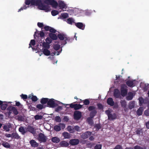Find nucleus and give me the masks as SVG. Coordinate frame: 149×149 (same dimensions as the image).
I'll list each match as a JSON object with an SVG mask.
<instances>
[{
  "instance_id": "obj_1",
  "label": "nucleus",
  "mask_w": 149,
  "mask_h": 149,
  "mask_svg": "<svg viewBox=\"0 0 149 149\" xmlns=\"http://www.w3.org/2000/svg\"><path fill=\"white\" fill-rule=\"evenodd\" d=\"M43 1L41 0H26L25 3L28 6L24 5L19 9L18 12H20L23 10H26L29 7V5L31 4L30 6H37L38 8L44 10L46 12L50 11V8L48 6H44L43 4Z\"/></svg>"
},
{
  "instance_id": "obj_2",
  "label": "nucleus",
  "mask_w": 149,
  "mask_h": 149,
  "mask_svg": "<svg viewBox=\"0 0 149 149\" xmlns=\"http://www.w3.org/2000/svg\"><path fill=\"white\" fill-rule=\"evenodd\" d=\"M42 51L43 54L47 56L50 55V56L48 57V58L50 60H52L54 58V56L55 55H58L61 52V51L57 52V53L56 52L55 53H50V51L48 50L50 47V45L48 44L46 42H44L42 43ZM62 50H61V51Z\"/></svg>"
},
{
  "instance_id": "obj_3",
  "label": "nucleus",
  "mask_w": 149,
  "mask_h": 149,
  "mask_svg": "<svg viewBox=\"0 0 149 149\" xmlns=\"http://www.w3.org/2000/svg\"><path fill=\"white\" fill-rule=\"evenodd\" d=\"M60 103L59 101L54 99H49L47 105L49 107L53 108L58 105Z\"/></svg>"
},
{
  "instance_id": "obj_4",
  "label": "nucleus",
  "mask_w": 149,
  "mask_h": 149,
  "mask_svg": "<svg viewBox=\"0 0 149 149\" xmlns=\"http://www.w3.org/2000/svg\"><path fill=\"white\" fill-rule=\"evenodd\" d=\"M44 2L47 4L51 5L54 8H56L58 6L57 2L54 0H45Z\"/></svg>"
},
{
  "instance_id": "obj_5",
  "label": "nucleus",
  "mask_w": 149,
  "mask_h": 149,
  "mask_svg": "<svg viewBox=\"0 0 149 149\" xmlns=\"http://www.w3.org/2000/svg\"><path fill=\"white\" fill-rule=\"evenodd\" d=\"M112 111L111 110H108L106 111L105 112L107 115L108 119L110 120H112L116 118V116L115 113L112 114L111 113Z\"/></svg>"
},
{
  "instance_id": "obj_6",
  "label": "nucleus",
  "mask_w": 149,
  "mask_h": 149,
  "mask_svg": "<svg viewBox=\"0 0 149 149\" xmlns=\"http://www.w3.org/2000/svg\"><path fill=\"white\" fill-rule=\"evenodd\" d=\"M37 139L39 140L41 142H45L47 139V138L46 136H45L42 133H40L38 135V136L37 137H36Z\"/></svg>"
},
{
  "instance_id": "obj_7",
  "label": "nucleus",
  "mask_w": 149,
  "mask_h": 149,
  "mask_svg": "<svg viewBox=\"0 0 149 149\" xmlns=\"http://www.w3.org/2000/svg\"><path fill=\"white\" fill-rule=\"evenodd\" d=\"M58 37L59 39L61 40L64 41L63 43L62 44L65 45L66 43V41L68 39V38L67 37V36L65 34H60L58 35Z\"/></svg>"
},
{
  "instance_id": "obj_8",
  "label": "nucleus",
  "mask_w": 149,
  "mask_h": 149,
  "mask_svg": "<svg viewBox=\"0 0 149 149\" xmlns=\"http://www.w3.org/2000/svg\"><path fill=\"white\" fill-rule=\"evenodd\" d=\"M57 3V6L58 5V6L60 7V9H66L67 7V4L64 1L61 0H59L58 1V3Z\"/></svg>"
},
{
  "instance_id": "obj_9",
  "label": "nucleus",
  "mask_w": 149,
  "mask_h": 149,
  "mask_svg": "<svg viewBox=\"0 0 149 149\" xmlns=\"http://www.w3.org/2000/svg\"><path fill=\"white\" fill-rule=\"evenodd\" d=\"M127 86L126 85H123L121 86V93L123 96H125L127 93Z\"/></svg>"
},
{
  "instance_id": "obj_10",
  "label": "nucleus",
  "mask_w": 149,
  "mask_h": 149,
  "mask_svg": "<svg viewBox=\"0 0 149 149\" xmlns=\"http://www.w3.org/2000/svg\"><path fill=\"white\" fill-rule=\"evenodd\" d=\"M82 116L81 112L76 111L74 113V119L78 120L81 118Z\"/></svg>"
},
{
  "instance_id": "obj_11",
  "label": "nucleus",
  "mask_w": 149,
  "mask_h": 149,
  "mask_svg": "<svg viewBox=\"0 0 149 149\" xmlns=\"http://www.w3.org/2000/svg\"><path fill=\"white\" fill-rule=\"evenodd\" d=\"M35 40H31L29 44V48L31 47L33 50L36 49V50H37L38 51H39V48L38 47H36V48L35 47H34V45H35ZM40 50H41V49H40Z\"/></svg>"
},
{
  "instance_id": "obj_12",
  "label": "nucleus",
  "mask_w": 149,
  "mask_h": 149,
  "mask_svg": "<svg viewBox=\"0 0 149 149\" xmlns=\"http://www.w3.org/2000/svg\"><path fill=\"white\" fill-rule=\"evenodd\" d=\"M12 112H13L15 115H17L18 113L17 109L15 107H13L11 108L10 111L8 113V115L9 116H10Z\"/></svg>"
},
{
  "instance_id": "obj_13",
  "label": "nucleus",
  "mask_w": 149,
  "mask_h": 149,
  "mask_svg": "<svg viewBox=\"0 0 149 149\" xmlns=\"http://www.w3.org/2000/svg\"><path fill=\"white\" fill-rule=\"evenodd\" d=\"M75 26L78 28L83 30L84 29L85 25L81 22L75 23Z\"/></svg>"
},
{
  "instance_id": "obj_14",
  "label": "nucleus",
  "mask_w": 149,
  "mask_h": 149,
  "mask_svg": "<svg viewBox=\"0 0 149 149\" xmlns=\"http://www.w3.org/2000/svg\"><path fill=\"white\" fill-rule=\"evenodd\" d=\"M91 132H86L85 133H83L81 135V137L83 139H86L91 134Z\"/></svg>"
},
{
  "instance_id": "obj_15",
  "label": "nucleus",
  "mask_w": 149,
  "mask_h": 149,
  "mask_svg": "<svg viewBox=\"0 0 149 149\" xmlns=\"http://www.w3.org/2000/svg\"><path fill=\"white\" fill-rule=\"evenodd\" d=\"M79 142V140L78 139H72L70 140L69 143L72 145H75L78 144Z\"/></svg>"
},
{
  "instance_id": "obj_16",
  "label": "nucleus",
  "mask_w": 149,
  "mask_h": 149,
  "mask_svg": "<svg viewBox=\"0 0 149 149\" xmlns=\"http://www.w3.org/2000/svg\"><path fill=\"white\" fill-rule=\"evenodd\" d=\"M135 80L133 81H128L126 82L127 85L129 87H133L135 86Z\"/></svg>"
},
{
  "instance_id": "obj_17",
  "label": "nucleus",
  "mask_w": 149,
  "mask_h": 149,
  "mask_svg": "<svg viewBox=\"0 0 149 149\" xmlns=\"http://www.w3.org/2000/svg\"><path fill=\"white\" fill-rule=\"evenodd\" d=\"M31 146L34 147H36L38 146V144L34 140H32L29 142Z\"/></svg>"
},
{
  "instance_id": "obj_18",
  "label": "nucleus",
  "mask_w": 149,
  "mask_h": 149,
  "mask_svg": "<svg viewBox=\"0 0 149 149\" xmlns=\"http://www.w3.org/2000/svg\"><path fill=\"white\" fill-rule=\"evenodd\" d=\"M121 106L124 109V110L125 111L127 110L126 109V103L125 101L124 100H122L120 102Z\"/></svg>"
},
{
  "instance_id": "obj_19",
  "label": "nucleus",
  "mask_w": 149,
  "mask_h": 149,
  "mask_svg": "<svg viewBox=\"0 0 149 149\" xmlns=\"http://www.w3.org/2000/svg\"><path fill=\"white\" fill-rule=\"evenodd\" d=\"M62 135L65 139H69L71 138V134L66 132H64L62 133Z\"/></svg>"
},
{
  "instance_id": "obj_20",
  "label": "nucleus",
  "mask_w": 149,
  "mask_h": 149,
  "mask_svg": "<svg viewBox=\"0 0 149 149\" xmlns=\"http://www.w3.org/2000/svg\"><path fill=\"white\" fill-rule=\"evenodd\" d=\"M69 16V15L68 13H62L61 14V15L58 18V19H63L66 18Z\"/></svg>"
},
{
  "instance_id": "obj_21",
  "label": "nucleus",
  "mask_w": 149,
  "mask_h": 149,
  "mask_svg": "<svg viewBox=\"0 0 149 149\" xmlns=\"http://www.w3.org/2000/svg\"><path fill=\"white\" fill-rule=\"evenodd\" d=\"M74 20L72 18H69L66 21V22L68 24L72 25L75 23Z\"/></svg>"
},
{
  "instance_id": "obj_22",
  "label": "nucleus",
  "mask_w": 149,
  "mask_h": 149,
  "mask_svg": "<svg viewBox=\"0 0 149 149\" xmlns=\"http://www.w3.org/2000/svg\"><path fill=\"white\" fill-rule=\"evenodd\" d=\"M67 130L70 133H74L75 132L74 127L72 126H69L67 127Z\"/></svg>"
},
{
  "instance_id": "obj_23",
  "label": "nucleus",
  "mask_w": 149,
  "mask_h": 149,
  "mask_svg": "<svg viewBox=\"0 0 149 149\" xmlns=\"http://www.w3.org/2000/svg\"><path fill=\"white\" fill-rule=\"evenodd\" d=\"M134 95L133 93L132 92H129L128 93L127 97H126V99L127 100H131L132 99Z\"/></svg>"
},
{
  "instance_id": "obj_24",
  "label": "nucleus",
  "mask_w": 149,
  "mask_h": 149,
  "mask_svg": "<svg viewBox=\"0 0 149 149\" xmlns=\"http://www.w3.org/2000/svg\"><path fill=\"white\" fill-rule=\"evenodd\" d=\"M107 102L108 104L111 106H113L114 104V102L111 98H109L107 99Z\"/></svg>"
},
{
  "instance_id": "obj_25",
  "label": "nucleus",
  "mask_w": 149,
  "mask_h": 149,
  "mask_svg": "<svg viewBox=\"0 0 149 149\" xmlns=\"http://www.w3.org/2000/svg\"><path fill=\"white\" fill-rule=\"evenodd\" d=\"M29 98L31 99L33 101H36L38 100L37 97L33 95L32 93L31 95H29Z\"/></svg>"
},
{
  "instance_id": "obj_26",
  "label": "nucleus",
  "mask_w": 149,
  "mask_h": 149,
  "mask_svg": "<svg viewBox=\"0 0 149 149\" xmlns=\"http://www.w3.org/2000/svg\"><path fill=\"white\" fill-rule=\"evenodd\" d=\"M120 95V93L119 90L117 89L115 90L114 93V96L117 98H118L119 97Z\"/></svg>"
},
{
  "instance_id": "obj_27",
  "label": "nucleus",
  "mask_w": 149,
  "mask_h": 149,
  "mask_svg": "<svg viewBox=\"0 0 149 149\" xmlns=\"http://www.w3.org/2000/svg\"><path fill=\"white\" fill-rule=\"evenodd\" d=\"M60 145L62 147H66L69 146V143L65 141H63L60 143Z\"/></svg>"
},
{
  "instance_id": "obj_28",
  "label": "nucleus",
  "mask_w": 149,
  "mask_h": 149,
  "mask_svg": "<svg viewBox=\"0 0 149 149\" xmlns=\"http://www.w3.org/2000/svg\"><path fill=\"white\" fill-rule=\"evenodd\" d=\"M52 141L54 143H58L60 141V140L59 138L55 137L52 138Z\"/></svg>"
},
{
  "instance_id": "obj_29",
  "label": "nucleus",
  "mask_w": 149,
  "mask_h": 149,
  "mask_svg": "<svg viewBox=\"0 0 149 149\" xmlns=\"http://www.w3.org/2000/svg\"><path fill=\"white\" fill-rule=\"evenodd\" d=\"M49 36L51 39L53 40H56L57 38V36L54 34L50 33L49 34Z\"/></svg>"
},
{
  "instance_id": "obj_30",
  "label": "nucleus",
  "mask_w": 149,
  "mask_h": 149,
  "mask_svg": "<svg viewBox=\"0 0 149 149\" xmlns=\"http://www.w3.org/2000/svg\"><path fill=\"white\" fill-rule=\"evenodd\" d=\"M49 99L47 98H42L41 100V103L42 104H45L46 103H48Z\"/></svg>"
},
{
  "instance_id": "obj_31",
  "label": "nucleus",
  "mask_w": 149,
  "mask_h": 149,
  "mask_svg": "<svg viewBox=\"0 0 149 149\" xmlns=\"http://www.w3.org/2000/svg\"><path fill=\"white\" fill-rule=\"evenodd\" d=\"M12 138L18 139L20 138V137L17 133H13L12 134Z\"/></svg>"
},
{
  "instance_id": "obj_32",
  "label": "nucleus",
  "mask_w": 149,
  "mask_h": 149,
  "mask_svg": "<svg viewBox=\"0 0 149 149\" xmlns=\"http://www.w3.org/2000/svg\"><path fill=\"white\" fill-rule=\"evenodd\" d=\"M19 130L23 134H25L26 131V130H25L23 127H19Z\"/></svg>"
},
{
  "instance_id": "obj_33",
  "label": "nucleus",
  "mask_w": 149,
  "mask_h": 149,
  "mask_svg": "<svg viewBox=\"0 0 149 149\" xmlns=\"http://www.w3.org/2000/svg\"><path fill=\"white\" fill-rule=\"evenodd\" d=\"M143 111V107H141L137 111V114L139 116L141 115L142 114Z\"/></svg>"
},
{
  "instance_id": "obj_34",
  "label": "nucleus",
  "mask_w": 149,
  "mask_h": 149,
  "mask_svg": "<svg viewBox=\"0 0 149 149\" xmlns=\"http://www.w3.org/2000/svg\"><path fill=\"white\" fill-rule=\"evenodd\" d=\"M28 130L31 132L35 136V131L34 128L32 127L29 126L28 128Z\"/></svg>"
},
{
  "instance_id": "obj_35",
  "label": "nucleus",
  "mask_w": 149,
  "mask_h": 149,
  "mask_svg": "<svg viewBox=\"0 0 149 149\" xmlns=\"http://www.w3.org/2000/svg\"><path fill=\"white\" fill-rule=\"evenodd\" d=\"M45 106L43 104H39L36 106V107L39 109H41L45 107Z\"/></svg>"
},
{
  "instance_id": "obj_36",
  "label": "nucleus",
  "mask_w": 149,
  "mask_h": 149,
  "mask_svg": "<svg viewBox=\"0 0 149 149\" xmlns=\"http://www.w3.org/2000/svg\"><path fill=\"white\" fill-rule=\"evenodd\" d=\"M135 104V102H131L129 104V107L130 109H132L134 107Z\"/></svg>"
},
{
  "instance_id": "obj_37",
  "label": "nucleus",
  "mask_w": 149,
  "mask_h": 149,
  "mask_svg": "<svg viewBox=\"0 0 149 149\" xmlns=\"http://www.w3.org/2000/svg\"><path fill=\"white\" fill-rule=\"evenodd\" d=\"M2 145L5 148H10V144L7 142H3L2 143Z\"/></svg>"
},
{
  "instance_id": "obj_38",
  "label": "nucleus",
  "mask_w": 149,
  "mask_h": 149,
  "mask_svg": "<svg viewBox=\"0 0 149 149\" xmlns=\"http://www.w3.org/2000/svg\"><path fill=\"white\" fill-rule=\"evenodd\" d=\"M11 127V126L10 124L8 125V126L4 125L3 127V129L6 130V131L8 132L10 131L9 128Z\"/></svg>"
},
{
  "instance_id": "obj_39",
  "label": "nucleus",
  "mask_w": 149,
  "mask_h": 149,
  "mask_svg": "<svg viewBox=\"0 0 149 149\" xmlns=\"http://www.w3.org/2000/svg\"><path fill=\"white\" fill-rule=\"evenodd\" d=\"M51 13L53 16H55L58 15L59 13V12L58 11L53 10L51 12Z\"/></svg>"
},
{
  "instance_id": "obj_40",
  "label": "nucleus",
  "mask_w": 149,
  "mask_h": 149,
  "mask_svg": "<svg viewBox=\"0 0 149 149\" xmlns=\"http://www.w3.org/2000/svg\"><path fill=\"white\" fill-rule=\"evenodd\" d=\"M82 107V105H81L80 104H76L75 105L74 108V109L75 110H77L81 108Z\"/></svg>"
},
{
  "instance_id": "obj_41",
  "label": "nucleus",
  "mask_w": 149,
  "mask_h": 149,
  "mask_svg": "<svg viewBox=\"0 0 149 149\" xmlns=\"http://www.w3.org/2000/svg\"><path fill=\"white\" fill-rule=\"evenodd\" d=\"M54 129L56 131H59L61 130L60 127L59 125H56L54 126Z\"/></svg>"
},
{
  "instance_id": "obj_42",
  "label": "nucleus",
  "mask_w": 149,
  "mask_h": 149,
  "mask_svg": "<svg viewBox=\"0 0 149 149\" xmlns=\"http://www.w3.org/2000/svg\"><path fill=\"white\" fill-rule=\"evenodd\" d=\"M96 113V111H92L90 113V118H93L95 115Z\"/></svg>"
},
{
  "instance_id": "obj_43",
  "label": "nucleus",
  "mask_w": 149,
  "mask_h": 149,
  "mask_svg": "<svg viewBox=\"0 0 149 149\" xmlns=\"http://www.w3.org/2000/svg\"><path fill=\"white\" fill-rule=\"evenodd\" d=\"M42 116L38 115H36L34 116L36 120L41 119L42 118Z\"/></svg>"
},
{
  "instance_id": "obj_44",
  "label": "nucleus",
  "mask_w": 149,
  "mask_h": 149,
  "mask_svg": "<svg viewBox=\"0 0 149 149\" xmlns=\"http://www.w3.org/2000/svg\"><path fill=\"white\" fill-rule=\"evenodd\" d=\"M55 121L57 122H60L61 121V119L59 116H56L55 118Z\"/></svg>"
},
{
  "instance_id": "obj_45",
  "label": "nucleus",
  "mask_w": 149,
  "mask_h": 149,
  "mask_svg": "<svg viewBox=\"0 0 149 149\" xmlns=\"http://www.w3.org/2000/svg\"><path fill=\"white\" fill-rule=\"evenodd\" d=\"M54 49L56 50H58L60 48V45L58 44H55L54 47Z\"/></svg>"
},
{
  "instance_id": "obj_46",
  "label": "nucleus",
  "mask_w": 149,
  "mask_h": 149,
  "mask_svg": "<svg viewBox=\"0 0 149 149\" xmlns=\"http://www.w3.org/2000/svg\"><path fill=\"white\" fill-rule=\"evenodd\" d=\"M46 43L49 45L51 43L52 40L50 38H48L46 39Z\"/></svg>"
},
{
  "instance_id": "obj_47",
  "label": "nucleus",
  "mask_w": 149,
  "mask_h": 149,
  "mask_svg": "<svg viewBox=\"0 0 149 149\" xmlns=\"http://www.w3.org/2000/svg\"><path fill=\"white\" fill-rule=\"evenodd\" d=\"M139 101L140 105H141L144 102V100L142 97H140L139 98Z\"/></svg>"
},
{
  "instance_id": "obj_48",
  "label": "nucleus",
  "mask_w": 149,
  "mask_h": 149,
  "mask_svg": "<svg viewBox=\"0 0 149 149\" xmlns=\"http://www.w3.org/2000/svg\"><path fill=\"white\" fill-rule=\"evenodd\" d=\"M7 107V105L6 104H2L1 106V108L2 110H5L6 109Z\"/></svg>"
},
{
  "instance_id": "obj_49",
  "label": "nucleus",
  "mask_w": 149,
  "mask_h": 149,
  "mask_svg": "<svg viewBox=\"0 0 149 149\" xmlns=\"http://www.w3.org/2000/svg\"><path fill=\"white\" fill-rule=\"evenodd\" d=\"M92 118H89L87 119V121L89 124L92 125L93 124V122L92 120Z\"/></svg>"
},
{
  "instance_id": "obj_50",
  "label": "nucleus",
  "mask_w": 149,
  "mask_h": 149,
  "mask_svg": "<svg viewBox=\"0 0 149 149\" xmlns=\"http://www.w3.org/2000/svg\"><path fill=\"white\" fill-rule=\"evenodd\" d=\"M102 146L101 144H97L95 147V149H101Z\"/></svg>"
},
{
  "instance_id": "obj_51",
  "label": "nucleus",
  "mask_w": 149,
  "mask_h": 149,
  "mask_svg": "<svg viewBox=\"0 0 149 149\" xmlns=\"http://www.w3.org/2000/svg\"><path fill=\"white\" fill-rule=\"evenodd\" d=\"M74 130L77 131H80V129L78 126H75L74 127Z\"/></svg>"
},
{
  "instance_id": "obj_52",
  "label": "nucleus",
  "mask_w": 149,
  "mask_h": 149,
  "mask_svg": "<svg viewBox=\"0 0 149 149\" xmlns=\"http://www.w3.org/2000/svg\"><path fill=\"white\" fill-rule=\"evenodd\" d=\"M59 126L60 127L61 129H64L65 127V125L63 123H60L59 124Z\"/></svg>"
},
{
  "instance_id": "obj_53",
  "label": "nucleus",
  "mask_w": 149,
  "mask_h": 149,
  "mask_svg": "<svg viewBox=\"0 0 149 149\" xmlns=\"http://www.w3.org/2000/svg\"><path fill=\"white\" fill-rule=\"evenodd\" d=\"M21 97L22 98H23V99H26L27 98V96L26 95H23L22 94L20 95Z\"/></svg>"
},
{
  "instance_id": "obj_54",
  "label": "nucleus",
  "mask_w": 149,
  "mask_h": 149,
  "mask_svg": "<svg viewBox=\"0 0 149 149\" xmlns=\"http://www.w3.org/2000/svg\"><path fill=\"white\" fill-rule=\"evenodd\" d=\"M84 104L87 105L89 104V102L88 100L86 99L84 101Z\"/></svg>"
},
{
  "instance_id": "obj_55",
  "label": "nucleus",
  "mask_w": 149,
  "mask_h": 149,
  "mask_svg": "<svg viewBox=\"0 0 149 149\" xmlns=\"http://www.w3.org/2000/svg\"><path fill=\"white\" fill-rule=\"evenodd\" d=\"M49 31L50 32L52 33H55L56 31V30L54 29L51 27H50Z\"/></svg>"
},
{
  "instance_id": "obj_56",
  "label": "nucleus",
  "mask_w": 149,
  "mask_h": 149,
  "mask_svg": "<svg viewBox=\"0 0 149 149\" xmlns=\"http://www.w3.org/2000/svg\"><path fill=\"white\" fill-rule=\"evenodd\" d=\"M95 108L93 106H90L88 108V110L89 111H92L93 110V111H95L94 109Z\"/></svg>"
},
{
  "instance_id": "obj_57",
  "label": "nucleus",
  "mask_w": 149,
  "mask_h": 149,
  "mask_svg": "<svg viewBox=\"0 0 149 149\" xmlns=\"http://www.w3.org/2000/svg\"><path fill=\"white\" fill-rule=\"evenodd\" d=\"M114 149H122V147L120 145H117Z\"/></svg>"
},
{
  "instance_id": "obj_58",
  "label": "nucleus",
  "mask_w": 149,
  "mask_h": 149,
  "mask_svg": "<svg viewBox=\"0 0 149 149\" xmlns=\"http://www.w3.org/2000/svg\"><path fill=\"white\" fill-rule=\"evenodd\" d=\"M134 148L135 149H145V148H141L138 146H135Z\"/></svg>"
},
{
  "instance_id": "obj_59",
  "label": "nucleus",
  "mask_w": 149,
  "mask_h": 149,
  "mask_svg": "<svg viewBox=\"0 0 149 149\" xmlns=\"http://www.w3.org/2000/svg\"><path fill=\"white\" fill-rule=\"evenodd\" d=\"M95 127L96 128V129L98 130L99 129H100L101 128V126L99 124H97L95 125Z\"/></svg>"
},
{
  "instance_id": "obj_60",
  "label": "nucleus",
  "mask_w": 149,
  "mask_h": 149,
  "mask_svg": "<svg viewBox=\"0 0 149 149\" xmlns=\"http://www.w3.org/2000/svg\"><path fill=\"white\" fill-rule=\"evenodd\" d=\"M43 25L42 23L38 22V25L39 27H41Z\"/></svg>"
},
{
  "instance_id": "obj_61",
  "label": "nucleus",
  "mask_w": 149,
  "mask_h": 149,
  "mask_svg": "<svg viewBox=\"0 0 149 149\" xmlns=\"http://www.w3.org/2000/svg\"><path fill=\"white\" fill-rule=\"evenodd\" d=\"M145 114L146 116H149V110L146 111H145Z\"/></svg>"
},
{
  "instance_id": "obj_62",
  "label": "nucleus",
  "mask_w": 149,
  "mask_h": 149,
  "mask_svg": "<svg viewBox=\"0 0 149 149\" xmlns=\"http://www.w3.org/2000/svg\"><path fill=\"white\" fill-rule=\"evenodd\" d=\"M116 80H117L116 81L119 82L118 81L120 79V76H117L116 75Z\"/></svg>"
},
{
  "instance_id": "obj_63",
  "label": "nucleus",
  "mask_w": 149,
  "mask_h": 149,
  "mask_svg": "<svg viewBox=\"0 0 149 149\" xmlns=\"http://www.w3.org/2000/svg\"><path fill=\"white\" fill-rule=\"evenodd\" d=\"M5 136L8 138L10 137H12V134L11 135L10 134H5Z\"/></svg>"
},
{
  "instance_id": "obj_64",
  "label": "nucleus",
  "mask_w": 149,
  "mask_h": 149,
  "mask_svg": "<svg viewBox=\"0 0 149 149\" xmlns=\"http://www.w3.org/2000/svg\"><path fill=\"white\" fill-rule=\"evenodd\" d=\"M50 28V27H49L48 26H45V29L47 31H49Z\"/></svg>"
}]
</instances>
